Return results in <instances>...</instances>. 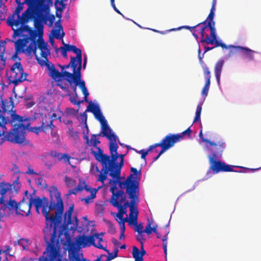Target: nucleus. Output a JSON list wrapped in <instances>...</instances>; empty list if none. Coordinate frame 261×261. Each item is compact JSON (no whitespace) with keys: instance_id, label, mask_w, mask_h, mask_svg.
Listing matches in <instances>:
<instances>
[{"instance_id":"nucleus-62","label":"nucleus","mask_w":261,"mask_h":261,"mask_svg":"<svg viewBox=\"0 0 261 261\" xmlns=\"http://www.w3.org/2000/svg\"><path fill=\"white\" fill-rule=\"evenodd\" d=\"M62 12H60V11H58V10H56V16H57V17L61 18V17H62Z\"/></svg>"},{"instance_id":"nucleus-15","label":"nucleus","mask_w":261,"mask_h":261,"mask_svg":"<svg viewBox=\"0 0 261 261\" xmlns=\"http://www.w3.org/2000/svg\"><path fill=\"white\" fill-rule=\"evenodd\" d=\"M109 182L110 184H114L110 189V191L112 194L110 201V203L116 207H123L126 204L128 206L129 203L126 199V195L124 191L122 190H117L116 182L112 179H110Z\"/></svg>"},{"instance_id":"nucleus-27","label":"nucleus","mask_w":261,"mask_h":261,"mask_svg":"<svg viewBox=\"0 0 261 261\" xmlns=\"http://www.w3.org/2000/svg\"><path fill=\"white\" fill-rule=\"evenodd\" d=\"M31 208L30 202H27L22 200L18 203L16 213L22 216H28L30 213Z\"/></svg>"},{"instance_id":"nucleus-49","label":"nucleus","mask_w":261,"mask_h":261,"mask_svg":"<svg viewBox=\"0 0 261 261\" xmlns=\"http://www.w3.org/2000/svg\"><path fill=\"white\" fill-rule=\"evenodd\" d=\"M203 71H204L205 81L211 82V74H210V71L209 70V69L207 67H205L203 68Z\"/></svg>"},{"instance_id":"nucleus-12","label":"nucleus","mask_w":261,"mask_h":261,"mask_svg":"<svg viewBox=\"0 0 261 261\" xmlns=\"http://www.w3.org/2000/svg\"><path fill=\"white\" fill-rule=\"evenodd\" d=\"M34 9L28 8L25 10L16 20L14 19V16H10L7 19V23L12 28V29L16 28H21L23 26H28L25 23L29 21V20L32 18L34 19L37 17L36 12Z\"/></svg>"},{"instance_id":"nucleus-16","label":"nucleus","mask_w":261,"mask_h":261,"mask_svg":"<svg viewBox=\"0 0 261 261\" xmlns=\"http://www.w3.org/2000/svg\"><path fill=\"white\" fill-rule=\"evenodd\" d=\"M41 1L40 9L45 12L44 15H40V18H37L35 20V25L39 29H41L42 27V22H44L45 24L51 27L53 26L55 20V17L53 14L50 13V8L47 4L45 3V0H40Z\"/></svg>"},{"instance_id":"nucleus-19","label":"nucleus","mask_w":261,"mask_h":261,"mask_svg":"<svg viewBox=\"0 0 261 261\" xmlns=\"http://www.w3.org/2000/svg\"><path fill=\"white\" fill-rule=\"evenodd\" d=\"M74 210L73 204L69 205L68 210L65 212L64 216V224L72 230L76 229L78 225V219L76 217L72 218V216Z\"/></svg>"},{"instance_id":"nucleus-61","label":"nucleus","mask_w":261,"mask_h":261,"mask_svg":"<svg viewBox=\"0 0 261 261\" xmlns=\"http://www.w3.org/2000/svg\"><path fill=\"white\" fill-rule=\"evenodd\" d=\"M216 4H217V0H213L212 5V7L211 9V10H214V11L216 10Z\"/></svg>"},{"instance_id":"nucleus-57","label":"nucleus","mask_w":261,"mask_h":261,"mask_svg":"<svg viewBox=\"0 0 261 261\" xmlns=\"http://www.w3.org/2000/svg\"><path fill=\"white\" fill-rule=\"evenodd\" d=\"M125 222H122L118 223L120 226V232H124L125 230Z\"/></svg>"},{"instance_id":"nucleus-3","label":"nucleus","mask_w":261,"mask_h":261,"mask_svg":"<svg viewBox=\"0 0 261 261\" xmlns=\"http://www.w3.org/2000/svg\"><path fill=\"white\" fill-rule=\"evenodd\" d=\"M56 201L52 199L48 205L47 200L41 207L43 215L45 217L46 227L44 229V238L46 236L48 243V249L54 255L58 254L57 248L54 247V240L58 236L63 234L60 224L64 212V204L60 193L57 190L55 192Z\"/></svg>"},{"instance_id":"nucleus-20","label":"nucleus","mask_w":261,"mask_h":261,"mask_svg":"<svg viewBox=\"0 0 261 261\" xmlns=\"http://www.w3.org/2000/svg\"><path fill=\"white\" fill-rule=\"evenodd\" d=\"M192 126L188 128L186 130L184 131L180 134H169L167 135L164 138L169 143V144L173 147L176 143L179 142L183 139L185 137H190L191 133Z\"/></svg>"},{"instance_id":"nucleus-34","label":"nucleus","mask_w":261,"mask_h":261,"mask_svg":"<svg viewBox=\"0 0 261 261\" xmlns=\"http://www.w3.org/2000/svg\"><path fill=\"white\" fill-rule=\"evenodd\" d=\"M204 100L205 99H204V98H203V99L201 100L199 102V103L197 106V109H196V113H195V117L194 122H193L194 123H196L197 122H199V126H200V128H201L200 124L202 125V124L200 122V115H201V110H202V105L203 103ZM201 128L202 129V127H201Z\"/></svg>"},{"instance_id":"nucleus-10","label":"nucleus","mask_w":261,"mask_h":261,"mask_svg":"<svg viewBox=\"0 0 261 261\" xmlns=\"http://www.w3.org/2000/svg\"><path fill=\"white\" fill-rule=\"evenodd\" d=\"M103 166H102V168L100 170L96 164L91 163L90 172L92 174L97 177L96 181L100 182L101 185L99 186L97 189L91 188L87 185L85 186V190L90 193V196H87L84 199V201L86 203H89L91 202L92 200L96 197V194L98 190L105 186V182L108 178L109 172V175L111 176V171L108 168H105V169L103 170Z\"/></svg>"},{"instance_id":"nucleus-55","label":"nucleus","mask_w":261,"mask_h":261,"mask_svg":"<svg viewBox=\"0 0 261 261\" xmlns=\"http://www.w3.org/2000/svg\"><path fill=\"white\" fill-rule=\"evenodd\" d=\"M111 5L112 7H113V8L114 9V10H115V11L117 13L119 14L120 15H121L124 19H125L126 20H130V19L125 17L124 16V15L123 14H122L120 12V11L116 8L115 4V2H113V3L111 2Z\"/></svg>"},{"instance_id":"nucleus-54","label":"nucleus","mask_w":261,"mask_h":261,"mask_svg":"<svg viewBox=\"0 0 261 261\" xmlns=\"http://www.w3.org/2000/svg\"><path fill=\"white\" fill-rule=\"evenodd\" d=\"M43 126L42 127H31L30 130L36 134H39V133L43 130Z\"/></svg>"},{"instance_id":"nucleus-29","label":"nucleus","mask_w":261,"mask_h":261,"mask_svg":"<svg viewBox=\"0 0 261 261\" xmlns=\"http://www.w3.org/2000/svg\"><path fill=\"white\" fill-rule=\"evenodd\" d=\"M127 207V204L125 205L123 207H117L118 209V212L115 214H114L113 215L115 216V219L118 223L128 221L127 217L123 218V215L126 214Z\"/></svg>"},{"instance_id":"nucleus-5","label":"nucleus","mask_w":261,"mask_h":261,"mask_svg":"<svg viewBox=\"0 0 261 261\" xmlns=\"http://www.w3.org/2000/svg\"><path fill=\"white\" fill-rule=\"evenodd\" d=\"M12 30V42L14 43L15 53L24 54L29 56L34 55L36 58L38 57L36 53L40 38L38 32L33 30L29 26H23Z\"/></svg>"},{"instance_id":"nucleus-4","label":"nucleus","mask_w":261,"mask_h":261,"mask_svg":"<svg viewBox=\"0 0 261 261\" xmlns=\"http://www.w3.org/2000/svg\"><path fill=\"white\" fill-rule=\"evenodd\" d=\"M14 107L12 99L2 101V108L5 114V117L8 119L9 124L7 127H11L13 123L16 122L14 125H17L12 130L5 133V139L9 142L21 144L25 140V130L30 124L31 118L28 117L20 116L16 114L15 111H13Z\"/></svg>"},{"instance_id":"nucleus-45","label":"nucleus","mask_w":261,"mask_h":261,"mask_svg":"<svg viewBox=\"0 0 261 261\" xmlns=\"http://www.w3.org/2000/svg\"><path fill=\"white\" fill-rule=\"evenodd\" d=\"M182 29H189L190 30V31L192 33V34H193V33L195 31V27H189V26H188V25H184V26H181V27H178V28H175V29H172L170 30H169L168 31L169 32H170V31H178V30H181Z\"/></svg>"},{"instance_id":"nucleus-26","label":"nucleus","mask_w":261,"mask_h":261,"mask_svg":"<svg viewBox=\"0 0 261 261\" xmlns=\"http://www.w3.org/2000/svg\"><path fill=\"white\" fill-rule=\"evenodd\" d=\"M82 57L79 59L77 57H71L70 64L72 68L73 74H76L79 73L81 74V71L82 68Z\"/></svg>"},{"instance_id":"nucleus-48","label":"nucleus","mask_w":261,"mask_h":261,"mask_svg":"<svg viewBox=\"0 0 261 261\" xmlns=\"http://www.w3.org/2000/svg\"><path fill=\"white\" fill-rule=\"evenodd\" d=\"M69 96H70L69 99H70V102L72 103H73L74 105H80L81 102L77 101V94H74L73 95H69Z\"/></svg>"},{"instance_id":"nucleus-30","label":"nucleus","mask_w":261,"mask_h":261,"mask_svg":"<svg viewBox=\"0 0 261 261\" xmlns=\"http://www.w3.org/2000/svg\"><path fill=\"white\" fill-rule=\"evenodd\" d=\"M224 64V61L222 59H220L217 61L215 66V74L219 86H220V77Z\"/></svg>"},{"instance_id":"nucleus-22","label":"nucleus","mask_w":261,"mask_h":261,"mask_svg":"<svg viewBox=\"0 0 261 261\" xmlns=\"http://www.w3.org/2000/svg\"><path fill=\"white\" fill-rule=\"evenodd\" d=\"M236 48L237 51H240L244 58L247 59L249 61L254 60V53H256V51L246 47H242L240 46H234L232 45L227 46V48Z\"/></svg>"},{"instance_id":"nucleus-23","label":"nucleus","mask_w":261,"mask_h":261,"mask_svg":"<svg viewBox=\"0 0 261 261\" xmlns=\"http://www.w3.org/2000/svg\"><path fill=\"white\" fill-rule=\"evenodd\" d=\"M43 156L44 159L46 160H47L49 156L57 158L59 161L63 160L65 163L70 165V156L67 154L59 153L56 150H51L49 152L44 154Z\"/></svg>"},{"instance_id":"nucleus-60","label":"nucleus","mask_w":261,"mask_h":261,"mask_svg":"<svg viewBox=\"0 0 261 261\" xmlns=\"http://www.w3.org/2000/svg\"><path fill=\"white\" fill-rule=\"evenodd\" d=\"M60 66L61 67L62 72H63V71H66L65 70V69L68 68L69 67H71V64H70V63H69V64H67L66 65H64V66L60 65Z\"/></svg>"},{"instance_id":"nucleus-6","label":"nucleus","mask_w":261,"mask_h":261,"mask_svg":"<svg viewBox=\"0 0 261 261\" xmlns=\"http://www.w3.org/2000/svg\"><path fill=\"white\" fill-rule=\"evenodd\" d=\"M131 174L127 177L126 180L120 184L121 187H124L130 199L129 205V218L128 222L130 224H137L138 216L139 214L137 205L139 203V176L141 174V170L138 171L134 167L130 168Z\"/></svg>"},{"instance_id":"nucleus-11","label":"nucleus","mask_w":261,"mask_h":261,"mask_svg":"<svg viewBox=\"0 0 261 261\" xmlns=\"http://www.w3.org/2000/svg\"><path fill=\"white\" fill-rule=\"evenodd\" d=\"M103 236V233L102 232L99 233H95L93 235L90 236H79L76 238L75 242L70 243L81 250L82 248L93 246L97 248L103 249L105 251L108 252L106 247H104L101 244V242L103 241L102 239Z\"/></svg>"},{"instance_id":"nucleus-17","label":"nucleus","mask_w":261,"mask_h":261,"mask_svg":"<svg viewBox=\"0 0 261 261\" xmlns=\"http://www.w3.org/2000/svg\"><path fill=\"white\" fill-rule=\"evenodd\" d=\"M27 74L24 73L20 62H16L12 66L10 76V81L15 86L27 80Z\"/></svg>"},{"instance_id":"nucleus-14","label":"nucleus","mask_w":261,"mask_h":261,"mask_svg":"<svg viewBox=\"0 0 261 261\" xmlns=\"http://www.w3.org/2000/svg\"><path fill=\"white\" fill-rule=\"evenodd\" d=\"M64 74L66 76L65 80L69 84L73 93L77 94L76 87L78 86L83 92L85 101H87L89 93L86 87L85 81L81 80V74H80L79 73H77L76 74H73L70 72H65Z\"/></svg>"},{"instance_id":"nucleus-32","label":"nucleus","mask_w":261,"mask_h":261,"mask_svg":"<svg viewBox=\"0 0 261 261\" xmlns=\"http://www.w3.org/2000/svg\"><path fill=\"white\" fill-rule=\"evenodd\" d=\"M158 227V224L153 221V220L148 219L147 225L145 226L144 231L148 235H149L153 232H156Z\"/></svg>"},{"instance_id":"nucleus-43","label":"nucleus","mask_w":261,"mask_h":261,"mask_svg":"<svg viewBox=\"0 0 261 261\" xmlns=\"http://www.w3.org/2000/svg\"><path fill=\"white\" fill-rule=\"evenodd\" d=\"M65 183L69 188L73 187L76 185V181L74 179L67 176L65 177Z\"/></svg>"},{"instance_id":"nucleus-51","label":"nucleus","mask_w":261,"mask_h":261,"mask_svg":"<svg viewBox=\"0 0 261 261\" xmlns=\"http://www.w3.org/2000/svg\"><path fill=\"white\" fill-rule=\"evenodd\" d=\"M133 225L135 226V231H137L138 233H145L143 230V225L142 224L140 223L138 224L137 223V224Z\"/></svg>"},{"instance_id":"nucleus-53","label":"nucleus","mask_w":261,"mask_h":261,"mask_svg":"<svg viewBox=\"0 0 261 261\" xmlns=\"http://www.w3.org/2000/svg\"><path fill=\"white\" fill-rule=\"evenodd\" d=\"M4 6L2 4V3L0 2V22L2 20H5V9H4Z\"/></svg>"},{"instance_id":"nucleus-39","label":"nucleus","mask_w":261,"mask_h":261,"mask_svg":"<svg viewBox=\"0 0 261 261\" xmlns=\"http://www.w3.org/2000/svg\"><path fill=\"white\" fill-rule=\"evenodd\" d=\"M210 84L211 82L205 81V85L203 87L201 92L202 97L204 98V99H205L206 97L207 96L208 90L210 87Z\"/></svg>"},{"instance_id":"nucleus-28","label":"nucleus","mask_w":261,"mask_h":261,"mask_svg":"<svg viewBox=\"0 0 261 261\" xmlns=\"http://www.w3.org/2000/svg\"><path fill=\"white\" fill-rule=\"evenodd\" d=\"M132 253L133 258H135V261H143V256L146 254V252L144 249L143 246L141 245V250L134 246L133 247Z\"/></svg>"},{"instance_id":"nucleus-63","label":"nucleus","mask_w":261,"mask_h":261,"mask_svg":"<svg viewBox=\"0 0 261 261\" xmlns=\"http://www.w3.org/2000/svg\"><path fill=\"white\" fill-rule=\"evenodd\" d=\"M154 233L156 234L157 238H158V239L161 238V234L160 233H159L158 231V230H156V232H154Z\"/></svg>"},{"instance_id":"nucleus-50","label":"nucleus","mask_w":261,"mask_h":261,"mask_svg":"<svg viewBox=\"0 0 261 261\" xmlns=\"http://www.w3.org/2000/svg\"><path fill=\"white\" fill-rule=\"evenodd\" d=\"M58 86L65 92H68L69 91L68 85L66 84H63L61 81L58 82Z\"/></svg>"},{"instance_id":"nucleus-24","label":"nucleus","mask_w":261,"mask_h":261,"mask_svg":"<svg viewBox=\"0 0 261 261\" xmlns=\"http://www.w3.org/2000/svg\"><path fill=\"white\" fill-rule=\"evenodd\" d=\"M12 190L11 185L1 182L0 184V204L2 205L3 203H4L5 198L9 196Z\"/></svg>"},{"instance_id":"nucleus-58","label":"nucleus","mask_w":261,"mask_h":261,"mask_svg":"<svg viewBox=\"0 0 261 261\" xmlns=\"http://www.w3.org/2000/svg\"><path fill=\"white\" fill-rule=\"evenodd\" d=\"M0 62H1V64L3 66L5 65V58L4 57V55L3 54H0Z\"/></svg>"},{"instance_id":"nucleus-56","label":"nucleus","mask_w":261,"mask_h":261,"mask_svg":"<svg viewBox=\"0 0 261 261\" xmlns=\"http://www.w3.org/2000/svg\"><path fill=\"white\" fill-rule=\"evenodd\" d=\"M163 241V248L164 250V252L165 254V257H167V241Z\"/></svg>"},{"instance_id":"nucleus-18","label":"nucleus","mask_w":261,"mask_h":261,"mask_svg":"<svg viewBox=\"0 0 261 261\" xmlns=\"http://www.w3.org/2000/svg\"><path fill=\"white\" fill-rule=\"evenodd\" d=\"M85 127L86 130H83V138L86 141V143L89 146L92 147L91 148V152L94 156V152H96L98 150L97 148H100L97 147V145L100 144V141L97 138V136L95 134H93L91 136L90 139L89 138V130L87 123L85 124Z\"/></svg>"},{"instance_id":"nucleus-7","label":"nucleus","mask_w":261,"mask_h":261,"mask_svg":"<svg viewBox=\"0 0 261 261\" xmlns=\"http://www.w3.org/2000/svg\"><path fill=\"white\" fill-rule=\"evenodd\" d=\"M215 11L211 10L206 20L195 26V30L193 33V36L197 41L199 36H200V43L202 44L203 43L215 44L217 47L221 46L223 48H227V46L217 36L215 27V23L213 20L215 16Z\"/></svg>"},{"instance_id":"nucleus-59","label":"nucleus","mask_w":261,"mask_h":261,"mask_svg":"<svg viewBox=\"0 0 261 261\" xmlns=\"http://www.w3.org/2000/svg\"><path fill=\"white\" fill-rule=\"evenodd\" d=\"M87 55H84V63H83V67L84 69L86 68V65H87Z\"/></svg>"},{"instance_id":"nucleus-42","label":"nucleus","mask_w":261,"mask_h":261,"mask_svg":"<svg viewBox=\"0 0 261 261\" xmlns=\"http://www.w3.org/2000/svg\"><path fill=\"white\" fill-rule=\"evenodd\" d=\"M152 145H150L147 149H142L138 151V152L141 154V158L143 160L146 159V155L148 154L149 152L153 150Z\"/></svg>"},{"instance_id":"nucleus-33","label":"nucleus","mask_w":261,"mask_h":261,"mask_svg":"<svg viewBox=\"0 0 261 261\" xmlns=\"http://www.w3.org/2000/svg\"><path fill=\"white\" fill-rule=\"evenodd\" d=\"M47 200L46 199H44V200H42L40 199L39 198H31L30 200V204L32 206V205H34L35 207L36 212L39 213V210L41 208L42 206H43V204L45 203V202Z\"/></svg>"},{"instance_id":"nucleus-2","label":"nucleus","mask_w":261,"mask_h":261,"mask_svg":"<svg viewBox=\"0 0 261 261\" xmlns=\"http://www.w3.org/2000/svg\"><path fill=\"white\" fill-rule=\"evenodd\" d=\"M200 125L201 126V124ZM199 137V143L202 144L203 142L205 143L204 150L207 152V158L210 166L204 177L200 180H197L194 184L193 188L186 192L194 190L200 181L207 180L214 174L220 172H237V171L233 169L234 167L242 168L245 170L251 171L252 172L261 169V167L256 169H251L241 166L229 165L226 164L223 162L220 161L219 160L221 158L222 152L226 146L225 143L221 139L215 142L204 138L201 128L200 130Z\"/></svg>"},{"instance_id":"nucleus-35","label":"nucleus","mask_w":261,"mask_h":261,"mask_svg":"<svg viewBox=\"0 0 261 261\" xmlns=\"http://www.w3.org/2000/svg\"><path fill=\"white\" fill-rule=\"evenodd\" d=\"M2 204L6 206L10 210H15L17 212L18 204L15 200L10 199L8 201L4 199V203H3Z\"/></svg>"},{"instance_id":"nucleus-46","label":"nucleus","mask_w":261,"mask_h":261,"mask_svg":"<svg viewBox=\"0 0 261 261\" xmlns=\"http://www.w3.org/2000/svg\"><path fill=\"white\" fill-rule=\"evenodd\" d=\"M45 166L48 169H50L53 165L55 164L56 161L54 159H49L48 161L44 160Z\"/></svg>"},{"instance_id":"nucleus-9","label":"nucleus","mask_w":261,"mask_h":261,"mask_svg":"<svg viewBox=\"0 0 261 261\" xmlns=\"http://www.w3.org/2000/svg\"><path fill=\"white\" fill-rule=\"evenodd\" d=\"M38 48L40 50V55L43 58L40 59L39 57H36V60L38 63L41 66H46L49 71V75L55 81L59 82L63 78L66 80V76L65 72H68V71L59 72L56 69L54 65L49 62L48 56H50V53L49 49L48 48L47 44L44 41L42 37H40L38 41Z\"/></svg>"},{"instance_id":"nucleus-44","label":"nucleus","mask_w":261,"mask_h":261,"mask_svg":"<svg viewBox=\"0 0 261 261\" xmlns=\"http://www.w3.org/2000/svg\"><path fill=\"white\" fill-rule=\"evenodd\" d=\"M198 44H199L198 58H199V59L200 60V62H201L202 61V59L204 57V54L205 53H206L207 51L212 49L213 48V47H208V46H204V53L202 54H201V49H200V45H199V42L198 41Z\"/></svg>"},{"instance_id":"nucleus-47","label":"nucleus","mask_w":261,"mask_h":261,"mask_svg":"<svg viewBox=\"0 0 261 261\" xmlns=\"http://www.w3.org/2000/svg\"><path fill=\"white\" fill-rule=\"evenodd\" d=\"M68 46L67 44H64V46L60 47L62 55L64 57H67V53L69 51L68 50Z\"/></svg>"},{"instance_id":"nucleus-40","label":"nucleus","mask_w":261,"mask_h":261,"mask_svg":"<svg viewBox=\"0 0 261 261\" xmlns=\"http://www.w3.org/2000/svg\"><path fill=\"white\" fill-rule=\"evenodd\" d=\"M22 5H23V4H18V5H17V7L16 8L13 14L11 15V16H14V20H16V18H18L19 17V16H20V13L23 9Z\"/></svg>"},{"instance_id":"nucleus-38","label":"nucleus","mask_w":261,"mask_h":261,"mask_svg":"<svg viewBox=\"0 0 261 261\" xmlns=\"http://www.w3.org/2000/svg\"><path fill=\"white\" fill-rule=\"evenodd\" d=\"M55 5L56 10L60 12H63L65 9V4L63 0H56Z\"/></svg>"},{"instance_id":"nucleus-41","label":"nucleus","mask_w":261,"mask_h":261,"mask_svg":"<svg viewBox=\"0 0 261 261\" xmlns=\"http://www.w3.org/2000/svg\"><path fill=\"white\" fill-rule=\"evenodd\" d=\"M29 241L27 239H20L17 241V244L21 246L22 247L23 250H28L29 245Z\"/></svg>"},{"instance_id":"nucleus-13","label":"nucleus","mask_w":261,"mask_h":261,"mask_svg":"<svg viewBox=\"0 0 261 261\" xmlns=\"http://www.w3.org/2000/svg\"><path fill=\"white\" fill-rule=\"evenodd\" d=\"M34 9L28 8L25 10L16 20L14 19V16H10L7 19V23L12 28V29L16 28H21L23 26H28L25 23L29 21V20L32 18L34 19L37 17L36 12Z\"/></svg>"},{"instance_id":"nucleus-31","label":"nucleus","mask_w":261,"mask_h":261,"mask_svg":"<svg viewBox=\"0 0 261 261\" xmlns=\"http://www.w3.org/2000/svg\"><path fill=\"white\" fill-rule=\"evenodd\" d=\"M5 114L0 109V137L4 135L7 130V125L9 124V120L4 115Z\"/></svg>"},{"instance_id":"nucleus-21","label":"nucleus","mask_w":261,"mask_h":261,"mask_svg":"<svg viewBox=\"0 0 261 261\" xmlns=\"http://www.w3.org/2000/svg\"><path fill=\"white\" fill-rule=\"evenodd\" d=\"M24 3L27 4L29 7L32 6L34 4H37V11L36 12V15L37 17L34 18V27L36 29L37 31L38 32L39 35L40 36V37H42L43 33V28L44 25L43 24H45L44 22H42V27L41 29H39L35 25V20L37 18H40L41 16L40 15L41 14L42 15H44L45 12L43 11H42L40 9V5H41V1L40 0H25Z\"/></svg>"},{"instance_id":"nucleus-8","label":"nucleus","mask_w":261,"mask_h":261,"mask_svg":"<svg viewBox=\"0 0 261 261\" xmlns=\"http://www.w3.org/2000/svg\"><path fill=\"white\" fill-rule=\"evenodd\" d=\"M61 236H58L54 240V247L57 248L58 254L54 255L48 249V243L50 241L48 240L46 236L45 237V241L47 245V248L44 251L42 256L38 259H35L33 261H67L66 259L62 260V256L60 254L59 238ZM68 253L69 261H86V258L83 256L82 251L73 244L70 242L68 245Z\"/></svg>"},{"instance_id":"nucleus-64","label":"nucleus","mask_w":261,"mask_h":261,"mask_svg":"<svg viewBox=\"0 0 261 261\" xmlns=\"http://www.w3.org/2000/svg\"><path fill=\"white\" fill-rule=\"evenodd\" d=\"M125 235L124 232H120V239L124 238Z\"/></svg>"},{"instance_id":"nucleus-52","label":"nucleus","mask_w":261,"mask_h":261,"mask_svg":"<svg viewBox=\"0 0 261 261\" xmlns=\"http://www.w3.org/2000/svg\"><path fill=\"white\" fill-rule=\"evenodd\" d=\"M137 240L138 242H140L142 246H144V243L145 241V239L144 238L143 233H138L136 236Z\"/></svg>"},{"instance_id":"nucleus-36","label":"nucleus","mask_w":261,"mask_h":261,"mask_svg":"<svg viewBox=\"0 0 261 261\" xmlns=\"http://www.w3.org/2000/svg\"><path fill=\"white\" fill-rule=\"evenodd\" d=\"M51 34L54 37L57 39H63L64 33L63 32V28L61 24H60V28L58 29H55L51 31Z\"/></svg>"},{"instance_id":"nucleus-25","label":"nucleus","mask_w":261,"mask_h":261,"mask_svg":"<svg viewBox=\"0 0 261 261\" xmlns=\"http://www.w3.org/2000/svg\"><path fill=\"white\" fill-rule=\"evenodd\" d=\"M152 146H153V149L158 147H160L161 148V150L159 152L158 155L153 159V162L156 161L163 153L172 147L165 138L162 139L160 143H156L152 145Z\"/></svg>"},{"instance_id":"nucleus-37","label":"nucleus","mask_w":261,"mask_h":261,"mask_svg":"<svg viewBox=\"0 0 261 261\" xmlns=\"http://www.w3.org/2000/svg\"><path fill=\"white\" fill-rule=\"evenodd\" d=\"M68 50L69 51H72L74 54H76V57H77L79 59H81L82 57V50L81 49L78 48L75 45L68 44Z\"/></svg>"},{"instance_id":"nucleus-1","label":"nucleus","mask_w":261,"mask_h":261,"mask_svg":"<svg viewBox=\"0 0 261 261\" xmlns=\"http://www.w3.org/2000/svg\"><path fill=\"white\" fill-rule=\"evenodd\" d=\"M87 110L92 113L95 119L100 123L102 136L110 141L109 149L111 156L105 154L101 148H97L96 152H93L94 158L101 163L104 168H108L111 171V176L113 178L118 180L121 174V169L124 164V155L118 153V146L117 141L118 140L120 145L122 146L123 144L119 141L117 136L109 126L97 101H90ZM104 169H105L103 170Z\"/></svg>"}]
</instances>
